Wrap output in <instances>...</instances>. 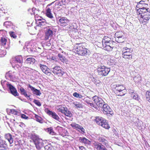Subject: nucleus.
<instances>
[{
    "label": "nucleus",
    "instance_id": "nucleus-46",
    "mask_svg": "<svg viewBox=\"0 0 150 150\" xmlns=\"http://www.w3.org/2000/svg\"><path fill=\"white\" fill-rule=\"evenodd\" d=\"M6 54V51L0 49V57H4Z\"/></svg>",
    "mask_w": 150,
    "mask_h": 150
},
{
    "label": "nucleus",
    "instance_id": "nucleus-1",
    "mask_svg": "<svg viewBox=\"0 0 150 150\" xmlns=\"http://www.w3.org/2000/svg\"><path fill=\"white\" fill-rule=\"evenodd\" d=\"M86 44L85 43L78 44L76 49L77 53L81 56L89 55V50L85 48Z\"/></svg>",
    "mask_w": 150,
    "mask_h": 150
},
{
    "label": "nucleus",
    "instance_id": "nucleus-13",
    "mask_svg": "<svg viewBox=\"0 0 150 150\" xmlns=\"http://www.w3.org/2000/svg\"><path fill=\"white\" fill-rule=\"evenodd\" d=\"M8 149L6 141L0 137V150H8Z\"/></svg>",
    "mask_w": 150,
    "mask_h": 150
},
{
    "label": "nucleus",
    "instance_id": "nucleus-17",
    "mask_svg": "<svg viewBox=\"0 0 150 150\" xmlns=\"http://www.w3.org/2000/svg\"><path fill=\"white\" fill-rule=\"evenodd\" d=\"M78 140L80 142L84 144L85 146L91 145V142L85 137H79Z\"/></svg>",
    "mask_w": 150,
    "mask_h": 150
},
{
    "label": "nucleus",
    "instance_id": "nucleus-21",
    "mask_svg": "<svg viewBox=\"0 0 150 150\" xmlns=\"http://www.w3.org/2000/svg\"><path fill=\"white\" fill-rule=\"evenodd\" d=\"M15 72H12V71H9L6 74L5 77L7 79H12L15 78Z\"/></svg>",
    "mask_w": 150,
    "mask_h": 150
},
{
    "label": "nucleus",
    "instance_id": "nucleus-24",
    "mask_svg": "<svg viewBox=\"0 0 150 150\" xmlns=\"http://www.w3.org/2000/svg\"><path fill=\"white\" fill-rule=\"evenodd\" d=\"M60 111L62 113L67 117H71L72 116V114L70 111L67 110V108H64V109L60 110Z\"/></svg>",
    "mask_w": 150,
    "mask_h": 150
},
{
    "label": "nucleus",
    "instance_id": "nucleus-9",
    "mask_svg": "<svg viewBox=\"0 0 150 150\" xmlns=\"http://www.w3.org/2000/svg\"><path fill=\"white\" fill-rule=\"evenodd\" d=\"M45 111L48 115L51 116L53 119L59 121L60 118L55 112L50 111L47 108H45Z\"/></svg>",
    "mask_w": 150,
    "mask_h": 150
},
{
    "label": "nucleus",
    "instance_id": "nucleus-8",
    "mask_svg": "<svg viewBox=\"0 0 150 150\" xmlns=\"http://www.w3.org/2000/svg\"><path fill=\"white\" fill-rule=\"evenodd\" d=\"M103 109V113L105 114H110L112 115L113 114L112 109L110 108V106L107 104H104L102 107Z\"/></svg>",
    "mask_w": 150,
    "mask_h": 150
},
{
    "label": "nucleus",
    "instance_id": "nucleus-18",
    "mask_svg": "<svg viewBox=\"0 0 150 150\" xmlns=\"http://www.w3.org/2000/svg\"><path fill=\"white\" fill-rule=\"evenodd\" d=\"M28 88H30L33 94L39 96H40L41 95V93L40 90L35 88L30 84H28Z\"/></svg>",
    "mask_w": 150,
    "mask_h": 150
},
{
    "label": "nucleus",
    "instance_id": "nucleus-43",
    "mask_svg": "<svg viewBox=\"0 0 150 150\" xmlns=\"http://www.w3.org/2000/svg\"><path fill=\"white\" fill-rule=\"evenodd\" d=\"M116 63L115 61L113 59H110L108 61L107 64L108 65L110 66H113L114 65H115Z\"/></svg>",
    "mask_w": 150,
    "mask_h": 150
},
{
    "label": "nucleus",
    "instance_id": "nucleus-22",
    "mask_svg": "<svg viewBox=\"0 0 150 150\" xmlns=\"http://www.w3.org/2000/svg\"><path fill=\"white\" fill-rule=\"evenodd\" d=\"M37 149H40L43 146V143L42 140L40 139L36 142H35L34 143Z\"/></svg>",
    "mask_w": 150,
    "mask_h": 150
},
{
    "label": "nucleus",
    "instance_id": "nucleus-59",
    "mask_svg": "<svg viewBox=\"0 0 150 150\" xmlns=\"http://www.w3.org/2000/svg\"><path fill=\"white\" fill-rule=\"evenodd\" d=\"M19 126L23 128L25 127V125L23 123H20L19 125Z\"/></svg>",
    "mask_w": 150,
    "mask_h": 150
},
{
    "label": "nucleus",
    "instance_id": "nucleus-51",
    "mask_svg": "<svg viewBox=\"0 0 150 150\" xmlns=\"http://www.w3.org/2000/svg\"><path fill=\"white\" fill-rule=\"evenodd\" d=\"M33 102L36 105L39 106H40L41 105L40 103L37 100L35 99Z\"/></svg>",
    "mask_w": 150,
    "mask_h": 150
},
{
    "label": "nucleus",
    "instance_id": "nucleus-5",
    "mask_svg": "<svg viewBox=\"0 0 150 150\" xmlns=\"http://www.w3.org/2000/svg\"><path fill=\"white\" fill-rule=\"evenodd\" d=\"M110 71V68H107L103 66L98 68L97 71L98 75L100 76H107Z\"/></svg>",
    "mask_w": 150,
    "mask_h": 150
},
{
    "label": "nucleus",
    "instance_id": "nucleus-41",
    "mask_svg": "<svg viewBox=\"0 0 150 150\" xmlns=\"http://www.w3.org/2000/svg\"><path fill=\"white\" fill-rule=\"evenodd\" d=\"M134 80L135 83H139L141 82V77L139 75L138 76L134 77Z\"/></svg>",
    "mask_w": 150,
    "mask_h": 150
},
{
    "label": "nucleus",
    "instance_id": "nucleus-53",
    "mask_svg": "<svg viewBox=\"0 0 150 150\" xmlns=\"http://www.w3.org/2000/svg\"><path fill=\"white\" fill-rule=\"evenodd\" d=\"M94 83L97 86H99L100 83L101 82L99 80H94Z\"/></svg>",
    "mask_w": 150,
    "mask_h": 150
},
{
    "label": "nucleus",
    "instance_id": "nucleus-34",
    "mask_svg": "<svg viewBox=\"0 0 150 150\" xmlns=\"http://www.w3.org/2000/svg\"><path fill=\"white\" fill-rule=\"evenodd\" d=\"M31 138L35 143V142H36L38 141L40 139L39 138L38 136L35 134H33L31 135Z\"/></svg>",
    "mask_w": 150,
    "mask_h": 150
},
{
    "label": "nucleus",
    "instance_id": "nucleus-55",
    "mask_svg": "<svg viewBox=\"0 0 150 150\" xmlns=\"http://www.w3.org/2000/svg\"><path fill=\"white\" fill-rule=\"evenodd\" d=\"M23 69L24 70L28 71H31L32 70V69H31L26 67H23Z\"/></svg>",
    "mask_w": 150,
    "mask_h": 150
},
{
    "label": "nucleus",
    "instance_id": "nucleus-40",
    "mask_svg": "<svg viewBox=\"0 0 150 150\" xmlns=\"http://www.w3.org/2000/svg\"><path fill=\"white\" fill-rule=\"evenodd\" d=\"M146 100L150 103V91H147L146 93Z\"/></svg>",
    "mask_w": 150,
    "mask_h": 150
},
{
    "label": "nucleus",
    "instance_id": "nucleus-49",
    "mask_svg": "<svg viewBox=\"0 0 150 150\" xmlns=\"http://www.w3.org/2000/svg\"><path fill=\"white\" fill-rule=\"evenodd\" d=\"M48 132L50 134H53L54 133L53 130V129L52 127H49L47 128Z\"/></svg>",
    "mask_w": 150,
    "mask_h": 150
},
{
    "label": "nucleus",
    "instance_id": "nucleus-50",
    "mask_svg": "<svg viewBox=\"0 0 150 150\" xmlns=\"http://www.w3.org/2000/svg\"><path fill=\"white\" fill-rule=\"evenodd\" d=\"M124 51L131 52H132V50L131 48L130 49H129L127 48V47H125L123 48V50L122 51V52H123Z\"/></svg>",
    "mask_w": 150,
    "mask_h": 150
},
{
    "label": "nucleus",
    "instance_id": "nucleus-12",
    "mask_svg": "<svg viewBox=\"0 0 150 150\" xmlns=\"http://www.w3.org/2000/svg\"><path fill=\"white\" fill-rule=\"evenodd\" d=\"M13 61L15 62V63H17L19 67H21L22 66V63L23 62V57L21 55H19L15 57L13 59Z\"/></svg>",
    "mask_w": 150,
    "mask_h": 150
},
{
    "label": "nucleus",
    "instance_id": "nucleus-36",
    "mask_svg": "<svg viewBox=\"0 0 150 150\" xmlns=\"http://www.w3.org/2000/svg\"><path fill=\"white\" fill-rule=\"evenodd\" d=\"M138 11H139L140 12L139 13L140 14L142 13H144L146 12L147 11H149V8H146V7H143L142 8H140Z\"/></svg>",
    "mask_w": 150,
    "mask_h": 150
},
{
    "label": "nucleus",
    "instance_id": "nucleus-35",
    "mask_svg": "<svg viewBox=\"0 0 150 150\" xmlns=\"http://www.w3.org/2000/svg\"><path fill=\"white\" fill-rule=\"evenodd\" d=\"M124 36L123 35L121 36H118V35H117V38H116V40L118 43H121L123 42Z\"/></svg>",
    "mask_w": 150,
    "mask_h": 150
},
{
    "label": "nucleus",
    "instance_id": "nucleus-54",
    "mask_svg": "<svg viewBox=\"0 0 150 150\" xmlns=\"http://www.w3.org/2000/svg\"><path fill=\"white\" fill-rule=\"evenodd\" d=\"M11 111L13 114H14V115H17L18 112L16 110H14V109L11 110Z\"/></svg>",
    "mask_w": 150,
    "mask_h": 150
},
{
    "label": "nucleus",
    "instance_id": "nucleus-42",
    "mask_svg": "<svg viewBox=\"0 0 150 150\" xmlns=\"http://www.w3.org/2000/svg\"><path fill=\"white\" fill-rule=\"evenodd\" d=\"M80 125L74 122H73L70 124L71 126L74 129H77V130L79 128Z\"/></svg>",
    "mask_w": 150,
    "mask_h": 150
},
{
    "label": "nucleus",
    "instance_id": "nucleus-61",
    "mask_svg": "<svg viewBox=\"0 0 150 150\" xmlns=\"http://www.w3.org/2000/svg\"><path fill=\"white\" fill-rule=\"evenodd\" d=\"M79 148L80 150H86L84 147L82 146H79Z\"/></svg>",
    "mask_w": 150,
    "mask_h": 150
},
{
    "label": "nucleus",
    "instance_id": "nucleus-23",
    "mask_svg": "<svg viewBox=\"0 0 150 150\" xmlns=\"http://www.w3.org/2000/svg\"><path fill=\"white\" fill-rule=\"evenodd\" d=\"M59 22L61 25L65 26L69 22V20L66 18L63 17L59 19Z\"/></svg>",
    "mask_w": 150,
    "mask_h": 150
},
{
    "label": "nucleus",
    "instance_id": "nucleus-2",
    "mask_svg": "<svg viewBox=\"0 0 150 150\" xmlns=\"http://www.w3.org/2000/svg\"><path fill=\"white\" fill-rule=\"evenodd\" d=\"M113 91L117 95L123 96L125 95V87L123 85L116 84L112 85Z\"/></svg>",
    "mask_w": 150,
    "mask_h": 150
},
{
    "label": "nucleus",
    "instance_id": "nucleus-64",
    "mask_svg": "<svg viewBox=\"0 0 150 150\" xmlns=\"http://www.w3.org/2000/svg\"><path fill=\"white\" fill-rule=\"evenodd\" d=\"M52 149H54V148L50 144V147L49 148V149H48V150H51Z\"/></svg>",
    "mask_w": 150,
    "mask_h": 150
},
{
    "label": "nucleus",
    "instance_id": "nucleus-16",
    "mask_svg": "<svg viewBox=\"0 0 150 150\" xmlns=\"http://www.w3.org/2000/svg\"><path fill=\"white\" fill-rule=\"evenodd\" d=\"M8 88L10 93L15 96H19V94L18 93L16 88L11 84L9 85Z\"/></svg>",
    "mask_w": 150,
    "mask_h": 150
},
{
    "label": "nucleus",
    "instance_id": "nucleus-44",
    "mask_svg": "<svg viewBox=\"0 0 150 150\" xmlns=\"http://www.w3.org/2000/svg\"><path fill=\"white\" fill-rule=\"evenodd\" d=\"M73 96L75 97L79 98H82L83 97L81 95L77 93L76 92L74 93L73 94Z\"/></svg>",
    "mask_w": 150,
    "mask_h": 150
},
{
    "label": "nucleus",
    "instance_id": "nucleus-29",
    "mask_svg": "<svg viewBox=\"0 0 150 150\" xmlns=\"http://www.w3.org/2000/svg\"><path fill=\"white\" fill-rule=\"evenodd\" d=\"M35 62V59L33 57L27 58L26 60V64H33Z\"/></svg>",
    "mask_w": 150,
    "mask_h": 150
},
{
    "label": "nucleus",
    "instance_id": "nucleus-39",
    "mask_svg": "<svg viewBox=\"0 0 150 150\" xmlns=\"http://www.w3.org/2000/svg\"><path fill=\"white\" fill-rule=\"evenodd\" d=\"M58 57H59L60 60L62 62H66L67 59L64 57L62 54H59L58 55Z\"/></svg>",
    "mask_w": 150,
    "mask_h": 150
},
{
    "label": "nucleus",
    "instance_id": "nucleus-19",
    "mask_svg": "<svg viewBox=\"0 0 150 150\" xmlns=\"http://www.w3.org/2000/svg\"><path fill=\"white\" fill-rule=\"evenodd\" d=\"M122 57L125 59H131L132 58V53L131 52L124 51L122 52Z\"/></svg>",
    "mask_w": 150,
    "mask_h": 150
},
{
    "label": "nucleus",
    "instance_id": "nucleus-38",
    "mask_svg": "<svg viewBox=\"0 0 150 150\" xmlns=\"http://www.w3.org/2000/svg\"><path fill=\"white\" fill-rule=\"evenodd\" d=\"M35 118H36L37 121L40 123H43L42 118L40 117L37 115H35Z\"/></svg>",
    "mask_w": 150,
    "mask_h": 150
},
{
    "label": "nucleus",
    "instance_id": "nucleus-25",
    "mask_svg": "<svg viewBox=\"0 0 150 150\" xmlns=\"http://www.w3.org/2000/svg\"><path fill=\"white\" fill-rule=\"evenodd\" d=\"M5 138L8 141L10 144V146H12L11 144H12L13 142V139L12 135L9 133L6 134L5 135Z\"/></svg>",
    "mask_w": 150,
    "mask_h": 150
},
{
    "label": "nucleus",
    "instance_id": "nucleus-60",
    "mask_svg": "<svg viewBox=\"0 0 150 150\" xmlns=\"http://www.w3.org/2000/svg\"><path fill=\"white\" fill-rule=\"evenodd\" d=\"M141 4L143 5H147V4H145L144 1H141L139 2V6H140V5Z\"/></svg>",
    "mask_w": 150,
    "mask_h": 150
},
{
    "label": "nucleus",
    "instance_id": "nucleus-14",
    "mask_svg": "<svg viewBox=\"0 0 150 150\" xmlns=\"http://www.w3.org/2000/svg\"><path fill=\"white\" fill-rule=\"evenodd\" d=\"M141 17L143 19V21L144 22H146L150 18V12L149 11H147L146 12L142 13L141 15Z\"/></svg>",
    "mask_w": 150,
    "mask_h": 150
},
{
    "label": "nucleus",
    "instance_id": "nucleus-63",
    "mask_svg": "<svg viewBox=\"0 0 150 150\" xmlns=\"http://www.w3.org/2000/svg\"><path fill=\"white\" fill-rule=\"evenodd\" d=\"M84 101L86 102L87 104H88V103L89 102H91V100H87V99H86L85 98H84Z\"/></svg>",
    "mask_w": 150,
    "mask_h": 150
},
{
    "label": "nucleus",
    "instance_id": "nucleus-20",
    "mask_svg": "<svg viewBox=\"0 0 150 150\" xmlns=\"http://www.w3.org/2000/svg\"><path fill=\"white\" fill-rule=\"evenodd\" d=\"M35 47L34 44H29L26 47L27 50L30 53H33L36 51Z\"/></svg>",
    "mask_w": 150,
    "mask_h": 150
},
{
    "label": "nucleus",
    "instance_id": "nucleus-15",
    "mask_svg": "<svg viewBox=\"0 0 150 150\" xmlns=\"http://www.w3.org/2000/svg\"><path fill=\"white\" fill-rule=\"evenodd\" d=\"M6 32V31L4 30H0V36L1 37V42L2 45L5 46L7 42V39L5 37H4L2 35L3 33H4Z\"/></svg>",
    "mask_w": 150,
    "mask_h": 150
},
{
    "label": "nucleus",
    "instance_id": "nucleus-47",
    "mask_svg": "<svg viewBox=\"0 0 150 150\" xmlns=\"http://www.w3.org/2000/svg\"><path fill=\"white\" fill-rule=\"evenodd\" d=\"M98 140L100 142H103V144L106 145V143L105 142V141L107 140L104 138L100 137H99Z\"/></svg>",
    "mask_w": 150,
    "mask_h": 150
},
{
    "label": "nucleus",
    "instance_id": "nucleus-62",
    "mask_svg": "<svg viewBox=\"0 0 150 150\" xmlns=\"http://www.w3.org/2000/svg\"><path fill=\"white\" fill-rule=\"evenodd\" d=\"M27 97H25L28 99L30 100H32V98H30V95H27Z\"/></svg>",
    "mask_w": 150,
    "mask_h": 150
},
{
    "label": "nucleus",
    "instance_id": "nucleus-4",
    "mask_svg": "<svg viewBox=\"0 0 150 150\" xmlns=\"http://www.w3.org/2000/svg\"><path fill=\"white\" fill-rule=\"evenodd\" d=\"M62 68L58 66H53L50 69L51 72L52 71L55 75H57L59 76H62L64 73L63 70Z\"/></svg>",
    "mask_w": 150,
    "mask_h": 150
},
{
    "label": "nucleus",
    "instance_id": "nucleus-56",
    "mask_svg": "<svg viewBox=\"0 0 150 150\" xmlns=\"http://www.w3.org/2000/svg\"><path fill=\"white\" fill-rule=\"evenodd\" d=\"M21 117L23 119H28V117L26 116L24 114H22L21 115Z\"/></svg>",
    "mask_w": 150,
    "mask_h": 150
},
{
    "label": "nucleus",
    "instance_id": "nucleus-11",
    "mask_svg": "<svg viewBox=\"0 0 150 150\" xmlns=\"http://www.w3.org/2000/svg\"><path fill=\"white\" fill-rule=\"evenodd\" d=\"M53 32L50 28H47L45 30V39L46 40H48L50 38H51L53 36Z\"/></svg>",
    "mask_w": 150,
    "mask_h": 150
},
{
    "label": "nucleus",
    "instance_id": "nucleus-33",
    "mask_svg": "<svg viewBox=\"0 0 150 150\" xmlns=\"http://www.w3.org/2000/svg\"><path fill=\"white\" fill-rule=\"evenodd\" d=\"M38 20L39 21L38 23V25L40 27L44 25L46 23L45 20L43 18L39 19Z\"/></svg>",
    "mask_w": 150,
    "mask_h": 150
},
{
    "label": "nucleus",
    "instance_id": "nucleus-10",
    "mask_svg": "<svg viewBox=\"0 0 150 150\" xmlns=\"http://www.w3.org/2000/svg\"><path fill=\"white\" fill-rule=\"evenodd\" d=\"M39 66L42 72L50 76L51 74L50 69L45 65L40 64Z\"/></svg>",
    "mask_w": 150,
    "mask_h": 150
},
{
    "label": "nucleus",
    "instance_id": "nucleus-37",
    "mask_svg": "<svg viewBox=\"0 0 150 150\" xmlns=\"http://www.w3.org/2000/svg\"><path fill=\"white\" fill-rule=\"evenodd\" d=\"M131 97L133 99L138 101L139 100V98L138 97V95L135 93L134 92H132L131 94Z\"/></svg>",
    "mask_w": 150,
    "mask_h": 150
},
{
    "label": "nucleus",
    "instance_id": "nucleus-57",
    "mask_svg": "<svg viewBox=\"0 0 150 150\" xmlns=\"http://www.w3.org/2000/svg\"><path fill=\"white\" fill-rule=\"evenodd\" d=\"M32 10L34 15L35 14L36 12H37V11H38V10H37L36 9L34 8H32Z\"/></svg>",
    "mask_w": 150,
    "mask_h": 150
},
{
    "label": "nucleus",
    "instance_id": "nucleus-7",
    "mask_svg": "<svg viewBox=\"0 0 150 150\" xmlns=\"http://www.w3.org/2000/svg\"><path fill=\"white\" fill-rule=\"evenodd\" d=\"M115 42L102 43L103 49L108 51H110L115 47Z\"/></svg>",
    "mask_w": 150,
    "mask_h": 150
},
{
    "label": "nucleus",
    "instance_id": "nucleus-48",
    "mask_svg": "<svg viewBox=\"0 0 150 150\" xmlns=\"http://www.w3.org/2000/svg\"><path fill=\"white\" fill-rule=\"evenodd\" d=\"M9 34L10 36L13 38H16L17 37L16 35L13 32L11 31L9 32Z\"/></svg>",
    "mask_w": 150,
    "mask_h": 150
},
{
    "label": "nucleus",
    "instance_id": "nucleus-45",
    "mask_svg": "<svg viewBox=\"0 0 150 150\" xmlns=\"http://www.w3.org/2000/svg\"><path fill=\"white\" fill-rule=\"evenodd\" d=\"M91 102H89L88 104V105L91 106V107L94 108L95 109H97V107H96V105L95 103H93L92 101L91 100Z\"/></svg>",
    "mask_w": 150,
    "mask_h": 150
},
{
    "label": "nucleus",
    "instance_id": "nucleus-32",
    "mask_svg": "<svg viewBox=\"0 0 150 150\" xmlns=\"http://www.w3.org/2000/svg\"><path fill=\"white\" fill-rule=\"evenodd\" d=\"M19 92L21 94L23 95L25 97L27 96V91L23 87H21L19 89Z\"/></svg>",
    "mask_w": 150,
    "mask_h": 150
},
{
    "label": "nucleus",
    "instance_id": "nucleus-52",
    "mask_svg": "<svg viewBox=\"0 0 150 150\" xmlns=\"http://www.w3.org/2000/svg\"><path fill=\"white\" fill-rule=\"evenodd\" d=\"M78 129L80 130L81 131V132L82 133H84L85 132V129L81 125H80L79 128H78Z\"/></svg>",
    "mask_w": 150,
    "mask_h": 150
},
{
    "label": "nucleus",
    "instance_id": "nucleus-27",
    "mask_svg": "<svg viewBox=\"0 0 150 150\" xmlns=\"http://www.w3.org/2000/svg\"><path fill=\"white\" fill-rule=\"evenodd\" d=\"M51 9L50 8L47 7H46V16L49 18L53 19L54 18L51 13Z\"/></svg>",
    "mask_w": 150,
    "mask_h": 150
},
{
    "label": "nucleus",
    "instance_id": "nucleus-26",
    "mask_svg": "<svg viewBox=\"0 0 150 150\" xmlns=\"http://www.w3.org/2000/svg\"><path fill=\"white\" fill-rule=\"evenodd\" d=\"M95 146L98 150H107L105 146L99 143H96Z\"/></svg>",
    "mask_w": 150,
    "mask_h": 150
},
{
    "label": "nucleus",
    "instance_id": "nucleus-28",
    "mask_svg": "<svg viewBox=\"0 0 150 150\" xmlns=\"http://www.w3.org/2000/svg\"><path fill=\"white\" fill-rule=\"evenodd\" d=\"M1 84L4 89L6 88H8L9 86V85H11V84L6 81H1Z\"/></svg>",
    "mask_w": 150,
    "mask_h": 150
},
{
    "label": "nucleus",
    "instance_id": "nucleus-6",
    "mask_svg": "<svg viewBox=\"0 0 150 150\" xmlns=\"http://www.w3.org/2000/svg\"><path fill=\"white\" fill-rule=\"evenodd\" d=\"M92 100L94 103L96 105V107H102V106L105 103L103 100L100 97L97 96H95L92 97Z\"/></svg>",
    "mask_w": 150,
    "mask_h": 150
},
{
    "label": "nucleus",
    "instance_id": "nucleus-31",
    "mask_svg": "<svg viewBox=\"0 0 150 150\" xmlns=\"http://www.w3.org/2000/svg\"><path fill=\"white\" fill-rule=\"evenodd\" d=\"M109 42H115L112 41L110 38H109L107 36H105L102 40V43H107Z\"/></svg>",
    "mask_w": 150,
    "mask_h": 150
},
{
    "label": "nucleus",
    "instance_id": "nucleus-58",
    "mask_svg": "<svg viewBox=\"0 0 150 150\" xmlns=\"http://www.w3.org/2000/svg\"><path fill=\"white\" fill-rule=\"evenodd\" d=\"M50 144H49L48 145L45 146L44 148L45 150H48L49 149L50 147Z\"/></svg>",
    "mask_w": 150,
    "mask_h": 150
},
{
    "label": "nucleus",
    "instance_id": "nucleus-30",
    "mask_svg": "<svg viewBox=\"0 0 150 150\" xmlns=\"http://www.w3.org/2000/svg\"><path fill=\"white\" fill-rule=\"evenodd\" d=\"M73 104L74 105V107L77 109H80L83 108V105L80 102L74 101L73 102Z\"/></svg>",
    "mask_w": 150,
    "mask_h": 150
},
{
    "label": "nucleus",
    "instance_id": "nucleus-3",
    "mask_svg": "<svg viewBox=\"0 0 150 150\" xmlns=\"http://www.w3.org/2000/svg\"><path fill=\"white\" fill-rule=\"evenodd\" d=\"M95 120L97 124L101 126L106 129H108L110 127L107 121L105 119L101 117H96V118Z\"/></svg>",
    "mask_w": 150,
    "mask_h": 150
}]
</instances>
